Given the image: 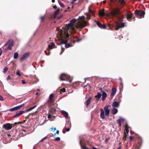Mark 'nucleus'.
Masks as SVG:
<instances>
[{"label":"nucleus","mask_w":149,"mask_h":149,"mask_svg":"<svg viewBox=\"0 0 149 149\" xmlns=\"http://www.w3.org/2000/svg\"><path fill=\"white\" fill-rule=\"evenodd\" d=\"M76 22L75 19H73L70 20V22L68 24L66 25L65 26V29L66 30L64 31V34L66 38H68L70 36L68 32L70 33L74 32L75 31V28L74 27V24Z\"/></svg>","instance_id":"obj_1"},{"label":"nucleus","mask_w":149,"mask_h":149,"mask_svg":"<svg viewBox=\"0 0 149 149\" xmlns=\"http://www.w3.org/2000/svg\"><path fill=\"white\" fill-rule=\"evenodd\" d=\"M120 13L121 12L118 8H112L110 12V14L111 16L116 17L118 16Z\"/></svg>","instance_id":"obj_2"},{"label":"nucleus","mask_w":149,"mask_h":149,"mask_svg":"<svg viewBox=\"0 0 149 149\" xmlns=\"http://www.w3.org/2000/svg\"><path fill=\"white\" fill-rule=\"evenodd\" d=\"M59 79L61 81H66L71 83L72 81L70 79V77L69 76L67 75L65 73H62L59 77Z\"/></svg>","instance_id":"obj_3"},{"label":"nucleus","mask_w":149,"mask_h":149,"mask_svg":"<svg viewBox=\"0 0 149 149\" xmlns=\"http://www.w3.org/2000/svg\"><path fill=\"white\" fill-rule=\"evenodd\" d=\"M135 15L138 18H140L141 17H143L145 14V12L142 10H136L135 11Z\"/></svg>","instance_id":"obj_4"},{"label":"nucleus","mask_w":149,"mask_h":149,"mask_svg":"<svg viewBox=\"0 0 149 149\" xmlns=\"http://www.w3.org/2000/svg\"><path fill=\"white\" fill-rule=\"evenodd\" d=\"M86 24V22L85 21L78 22L76 24V26L77 29H81L85 27Z\"/></svg>","instance_id":"obj_5"},{"label":"nucleus","mask_w":149,"mask_h":149,"mask_svg":"<svg viewBox=\"0 0 149 149\" xmlns=\"http://www.w3.org/2000/svg\"><path fill=\"white\" fill-rule=\"evenodd\" d=\"M68 42V40L67 39L64 40L62 39V41L59 43H57L58 45H60L62 44H65V48H67L71 46L70 45L69 43H66Z\"/></svg>","instance_id":"obj_6"},{"label":"nucleus","mask_w":149,"mask_h":149,"mask_svg":"<svg viewBox=\"0 0 149 149\" xmlns=\"http://www.w3.org/2000/svg\"><path fill=\"white\" fill-rule=\"evenodd\" d=\"M3 127L7 130H9L11 129L14 126L13 124H10L9 123H7L4 124L3 125Z\"/></svg>","instance_id":"obj_7"},{"label":"nucleus","mask_w":149,"mask_h":149,"mask_svg":"<svg viewBox=\"0 0 149 149\" xmlns=\"http://www.w3.org/2000/svg\"><path fill=\"white\" fill-rule=\"evenodd\" d=\"M24 105V104H22L20 105L15 107L11 109H8L7 111H14L19 110L20 109L21 107H22Z\"/></svg>","instance_id":"obj_8"},{"label":"nucleus","mask_w":149,"mask_h":149,"mask_svg":"<svg viewBox=\"0 0 149 149\" xmlns=\"http://www.w3.org/2000/svg\"><path fill=\"white\" fill-rule=\"evenodd\" d=\"M133 16L134 14L130 12H129L128 13H127L126 14L127 20L129 21H131Z\"/></svg>","instance_id":"obj_9"},{"label":"nucleus","mask_w":149,"mask_h":149,"mask_svg":"<svg viewBox=\"0 0 149 149\" xmlns=\"http://www.w3.org/2000/svg\"><path fill=\"white\" fill-rule=\"evenodd\" d=\"M29 56V54L28 53H26L24 54L20 58V61H21L26 59Z\"/></svg>","instance_id":"obj_10"},{"label":"nucleus","mask_w":149,"mask_h":149,"mask_svg":"<svg viewBox=\"0 0 149 149\" xmlns=\"http://www.w3.org/2000/svg\"><path fill=\"white\" fill-rule=\"evenodd\" d=\"M120 23H122L123 21L124 15L121 14V13L118 16L116 17Z\"/></svg>","instance_id":"obj_11"},{"label":"nucleus","mask_w":149,"mask_h":149,"mask_svg":"<svg viewBox=\"0 0 149 149\" xmlns=\"http://www.w3.org/2000/svg\"><path fill=\"white\" fill-rule=\"evenodd\" d=\"M54 96V94L53 93L49 95V99L48 101L51 104H52L54 102V100L53 99Z\"/></svg>","instance_id":"obj_12"},{"label":"nucleus","mask_w":149,"mask_h":149,"mask_svg":"<svg viewBox=\"0 0 149 149\" xmlns=\"http://www.w3.org/2000/svg\"><path fill=\"white\" fill-rule=\"evenodd\" d=\"M95 22H96L97 25L101 29H105L107 27L106 25L105 24L102 25L100 22H97L96 21H95Z\"/></svg>","instance_id":"obj_13"},{"label":"nucleus","mask_w":149,"mask_h":149,"mask_svg":"<svg viewBox=\"0 0 149 149\" xmlns=\"http://www.w3.org/2000/svg\"><path fill=\"white\" fill-rule=\"evenodd\" d=\"M108 106H106L104 107V109L105 112V114L106 116H109L110 113V109H108Z\"/></svg>","instance_id":"obj_14"},{"label":"nucleus","mask_w":149,"mask_h":149,"mask_svg":"<svg viewBox=\"0 0 149 149\" xmlns=\"http://www.w3.org/2000/svg\"><path fill=\"white\" fill-rule=\"evenodd\" d=\"M25 111H20L18 113H17L13 116V118L16 117H18L20 116L22 114L24 113Z\"/></svg>","instance_id":"obj_15"},{"label":"nucleus","mask_w":149,"mask_h":149,"mask_svg":"<svg viewBox=\"0 0 149 149\" xmlns=\"http://www.w3.org/2000/svg\"><path fill=\"white\" fill-rule=\"evenodd\" d=\"M100 110L101 111L100 114V117L102 119H103L105 118L104 112L103 109H100Z\"/></svg>","instance_id":"obj_16"},{"label":"nucleus","mask_w":149,"mask_h":149,"mask_svg":"<svg viewBox=\"0 0 149 149\" xmlns=\"http://www.w3.org/2000/svg\"><path fill=\"white\" fill-rule=\"evenodd\" d=\"M91 99L92 98L91 97H89L85 102V103L86 104V106L87 107H88V106L91 102Z\"/></svg>","instance_id":"obj_17"},{"label":"nucleus","mask_w":149,"mask_h":149,"mask_svg":"<svg viewBox=\"0 0 149 149\" xmlns=\"http://www.w3.org/2000/svg\"><path fill=\"white\" fill-rule=\"evenodd\" d=\"M116 92V88H114L112 89L111 93V96L113 97L115 95Z\"/></svg>","instance_id":"obj_18"},{"label":"nucleus","mask_w":149,"mask_h":149,"mask_svg":"<svg viewBox=\"0 0 149 149\" xmlns=\"http://www.w3.org/2000/svg\"><path fill=\"white\" fill-rule=\"evenodd\" d=\"M102 93V101H103L105 100V98L107 97V95L106 93L104 91Z\"/></svg>","instance_id":"obj_19"},{"label":"nucleus","mask_w":149,"mask_h":149,"mask_svg":"<svg viewBox=\"0 0 149 149\" xmlns=\"http://www.w3.org/2000/svg\"><path fill=\"white\" fill-rule=\"evenodd\" d=\"M124 120V119L122 118H120L119 119L117 120V121L119 124V127H120L121 126V123L123 122Z\"/></svg>","instance_id":"obj_20"},{"label":"nucleus","mask_w":149,"mask_h":149,"mask_svg":"<svg viewBox=\"0 0 149 149\" xmlns=\"http://www.w3.org/2000/svg\"><path fill=\"white\" fill-rule=\"evenodd\" d=\"M70 39L72 42L74 43H75V42H78L80 40H77V38H74L72 36L70 37Z\"/></svg>","instance_id":"obj_21"},{"label":"nucleus","mask_w":149,"mask_h":149,"mask_svg":"<svg viewBox=\"0 0 149 149\" xmlns=\"http://www.w3.org/2000/svg\"><path fill=\"white\" fill-rule=\"evenodd\" d=\"M112 106L114 107H117L119 106V104L118 102L114 101L113 103Z\"/></svg>","instance_id":"obj_22"},{"label":"nucleus","mask_w":149,"mask_h":149,"mask_svg":"<svg viewBox=\"0 0 149 149\" xmlns=\"http://www.w3.org/2000/svg\"><path fill=\"white\" fill-rule=\"evenodd\" d=\"M61 112L62 113L64 116L66 118L68 117V113L67 112L64 110L62 111Z\"/></svg>","instance_id":"obj_23"},{"label":"nucleus","mask_w":149,"mask_h":149,"mask_svg":"<svg viewBox=\"0 0 149 149\" xmlns=\"http://www.w3.org/2000/svg\"><path fill=\"white\" fill-rule=\"evenodd\" d=\"M101 96L102 95L99 92H98L97 95L95 96V97L99 99L101 98Z\"/></svg>","instance_id":"obj_24"},{"label":"nucleus","mask_w":149,"mask_h":149,"mask_svg":"<svg viewBox=\"0 0 149 149\" xmlns=\"http://www.w3.org/2000/svg\"><path fill=\"white\" fill-rule=\"evenodd\" d=\"M112 114H113V115H115L118 112V110L114 108L112 109Z\"/></svg>","instance_id":"obj_25"},{"label":"nucleus","mask_w":149,"mask_h":149,"mask_svg":"<svg viewBox=\"0 0 149 149\" xmlns=\"http://www.w3.org/2000/svg\"><path fill=\"white\" fill-rule=\"evenodd\" d=\"M60 12V9L59 8H58L57 10L56 11L54 12V16L56 17L58 14H59Z\"/></svg>","instance_id":"obj_26"},{"label":"nucleus","mask_w":149,"mask_h":149,"mask_svg":"<svg viewBox=\"0 0 149 149\" xmlns=\"http://www.w3.org/2000/svg\"><path fill=\"white\" fill-rule=\"evenodd\" d=\"M99 15L101 16H104L106 15V14L104 11L102 10L99 12Z\"/></svg>","instance_id":"obj_27"},{"label":"nucleus","mask_w":149,"mask_h":149,"mask_svg":"<svg viewBox=\"0 0 149 149\" xmlns=\"http://www.w3.org/2000/svg\"><path fill=\"white\" fill-rule=\"evenodd\" d=\"M70 128L68 127V128H66L65 129H64L63 131V133L65 134L66 133V132H68L70 130Z\"/></svg>","instance_id":"obj_28"},{"label":"nucleus","mask_w":149,"mask_h":149,"mask_svg":"<svg viewBox=\"0 0 149 149\" xmlns=\"http://www.w3.org/2000/svg\"><path fill=\"white\" fill-rule=\"evenodd\" d=\"M80 144L81 145V148L83 149H88V148L86 146H84L81 143V141H80Z\"/></svg>","instance_id":"obj_29"},{"label":"nucleus","mask_w":149,"mask_h":149,"mask_svg":"<svg viewBox=\"0 0 149 149\" xmlns=\"http://www.w3.org/2000/svg\"><path fill=\"white\" fill-rule=\"evenodd\" d=\"M125 133L126 132L128 134L129 132V129L128 128V125H126L125 126Z\"/></svg>","instance_id":"obj_30"},{"label":"nucleus","mask_w":149,"mask_h":149,"mask_svg":"<svg viewBox=\"0 0 149 149\" xmlns=\"http://www.w3.org/2000/svg\"><path fill=\"white\" fill-rule=\"evenodd\" d=\"M36 107V105L34 107H31V108L26 110V112H27L30 111L31 110H32L33 109H34V108H35Z\"/></svg>","instance_id":"obj_31"},{"label":"nucleus","mask_w":149,"mask_h":149,"mask_svg":"<svg viewBox=\"0 0 149 149\" xmlns=\"http://www.w3.org/2000/svg\"><path fill=\"white\" fill-rule=\"evenodd\" d=\"M58 2L61 6L62 8L65 7V5L63 3L60 1H58Z\"/></svg>","instance_id":"obj_32"},{"label":"nucleus","mask_w":149,"mask_h":149,"mask_svg":"<svg viewBox=\"0 0 149 149\" xmlns=\"http://www.w3.org/2000/svg\"><path fill=\"white\" fill-rule=\"evenodd\" d=\"M18 56V54L17 52H15L14 53V58L15 59H17V58Z\"/></svg>","instance_id":"obj_33"},{"label":"nucleus","mask_w":149,"mask_h":149,"mask_svg":"<svg viewBox=\"0 0 149 149\" xmlns=\"http://www.w3.org/2000/svg\"><path fill=\"white\" fill-rule=\"evenodd\" d=\"M14 41L13 40H11L10 42L9 43V45L12 47L13 45Z\"/></svg>","instance_id":"obj_34"},{"label":"nucleus","mask_w":149,"mask_h":149,"mask_svg":"<svg viewBox=\"0 0 149 149\" xmlns=\"http://www.w3.org/2000/svg\"><path fill=\"white\" fill-rule=\"evenodd\" d=\"M127 135L126 134L125 132H124V135H123V140L124 141H125L126 139V137H127Z\"/></svg>","instance_id":"obj_35"},{"label":"nucleus","mask_w":149,"mask_h":149,"mask_svg":"<svg viewBox=\"0 0 149 149\" xmlns=\"http://www.w3.org/2000/svg\"><path fill=\"white\" fill-rule=\"evenodd\" d=\"M63 31H60L59 32V34L60 35V37L62 38L63 36Z\"/></svg>","instance_id":"obj_36"},{"label":"nucleus","mask_w":149,"mask_h":149,"mask_svg":"<svg viewBox=\"0 0 149 149\" xmlns=\"http://www.w3.org/2000/svg\"><path fill=\"white\" fill-rule=\"evenodd\" d=\"M125 23H120V24H119L118 25H119V26L120 27V28H122L123 27H124L125 26V25H124V24H125Z\"/></svg>","instance_id":"obj_37"},{"label":"nucleus","mask_w":149,"mask_h":149,"mask_svg":"<svg viewBox=\"0 0 149 149\" xmlns=\"http://www.w3.org/2000/svg\"><path fill=\"white\" fill-rule=\"evenodd\" d=\"M88 12L89 13L92 14L93 15H94V14H93L94 12L92 10H91L90 9V7H89V8H88Z\"/></svg>","instance_id":"obj_38"},{"label":"nucleus","mask_w":149,"mask_h":149,"mask_svg":"<svg viewBox=\"0 0 149 149\" xmlns=\"http://www.w3.org/2000/svg\"><path fill=\"white\" fill-rule=\"evenodd\" d=\"M65 91V88H62L60 91V93H62L64 92Z\"/></svg>","instance_id":"obj_39"},{"label":"nucleus","mask_w":149,"mask_h":149,"mask_svg":"<svg viewBox=\"0 0 149 149\" xmlns=\"http://www.w3.org/2000/svg\"><path fill=\"white\" fill-rule=\"evenodd\" d=\"M8 68H6V67H5V68L4 69H3V72L5 73H6V72H7V71L8 70Z\"/></svg>","instance_id":"obj_40"},{"label":"nucleus","mask_w":149,"mask_h":149,"mask_svg":"<svg viewBox=\"0 0 149 149\" xmlns=\"http://www.w3.org/2000/svg\"><path fill=\"white\" fill-rule=\"evenodd\" d=\"M51 46L52 47H53L54 48H56L57 47L55 46V45L54 43L53 42H52L51 43Z\"/></svg>","instance_id":"obj_41"},{"label":"nucleus","mask_w":149,"mask_h":149,"mask_svg":"<svg viewBox=\"0 0 149 149\" xmlns=\"http://www.w3.org/2000/svg\"><path fill=\"white\" fill-rule=\"evenodd\" d=\"M48 49H47L48 51H49V49H52L54 47L51 46L50 45H49L48 46Z\"/></svg>","instance_id":"obj_42"},{"label":"nucleus","mask_w":149,"mask_h":149,"mask_svg":"<svg viewBox=\"0 0 149 149\" xmlns=\"http://www.w3.org/2000/svg\"><path fill=\"white\" fill-rule=\"evenodd\" d=\"M120 28V27L119 26V25H116L115 27V30H118Z\"/></svg>","instance_id":"obj_43"},{"label":"nucleus","mask_w":149,"mask_h":149,"mask_svg":"<svg viewBox=\"0 0 149 149\" xmlns=\"http://www.w3.org/2000/svg\"><path fill=\"white\" fill-rule=\"evenodd\" d=\"M119 2H120L122 4H123L125 3V1L124 0H120L119 1Z\"/></svg>","instance_id":"obj_44"},{"label":"nucleus","mask_w":149,"mask_h":149,"mask_svg":"<svg viewBox=\"0 0 149 149\" xmlns=\"http://www.w3.org/2000/svg\"><path fill=\"white\" fill-rule=\"evenodd\" d=\"M54 140L56 141H59L60 140V138L59 137H56L54 139Z\"/></svg>","instance_id":"obj_45"},{"label":"nucleus","mask_w":149,"mask_h":149,"mask_svg":"<svg viewBox=\"0 0 149 149\" xmlns=\"http://www.w3.org/2000/svg\"><path fill=\"white\" fill-rule=\"evenodd\" d=\"M11 41V40H8V42H6V44H5L4 46H7L8 45L9 43V42H10Z\"/></svg>","instance_id":"obj_46"},{"label":"nucleus","mask_w":149,"mask_h":149,"mask_svg":"<svg viewBox=\"0 0 149 149\" xmlns=\"http://www.w3.org/2000/svg\"><path fill=\"white\" fill-rule=\"evenodd\" d=\"M36 113H37V111H36L35 112L31 113H29V115L30 116V115H31L32 116H33L34 114H35Z\"/></svg>","instance_id":"obj_47"},{"label":"nucleus","mask_w":149,"mask_h":149,"mask_svg":"<svg viewBox=\"0 0 149 149\" xmlns=\"http://www.w3.org/2000/svg\"><path fill=\"white\" fill-rule=\"evenodd\" d=\"M12 47L8 45V46L7 47V49L8 50H11L12 49Z\"/></svg>","instance_id":"obj_48"},{"label":"nucleus","mask_w":149,"mask_h":149,"mask_svg":"<svg viewBox=\"0 0 149 149\" xmlns=\"http://www.w3.org/2000/svg\"><path fill=\"white\" fill-rule=\"evenodd\" d=\"M45 18V16H41L40 17V19H41V22L42 21L44 20V19Z\"/></svg>","instance_id":"obj_49"},{"label":"nucleus","mask_w":149,"mask_h":149,"mask_svg":"<svg viewBox=\"0 0 149 149\" xmlns=\"http://www.w3.org/2000/svg\"><path fill=\"white\" fill-rule=\"evenodd\" d=\"M16 74L18 75L19 76H21V74L19 71H17L16 73Z\"/></svg>","instance_id":"obj_50"},{"label":"nucleus","mask_w":149,"mask_h":149,"mask_svg":"<svg viewBox=\"0 0 149 149\" xmlns=\"http://www.w3.org/2000/svg\"><path fill=\"white\" fill-rule=\"evenodd\" d=\"M47 138V136L45 137L44 138H43L40 141V142H42L43 141L46 139Z\"/></svg>","instance_id":"obj_51"},{"label":"nucleus","mask_w":149,"mask_h":149,"mask_svg":"<svg viewBox=\"0 0 149 149\" xmlns=\"http://www.w3.org/2000/svg\"><path fill=\"white\" fill-rule=\"evenodd\" d=\"M63 17V15H61L59 17H57V19H61V18L62 17Z\"/></svg>","instance_id":"obj_52"},{"label":"nucleus","mask_w":149,"mask_h":149,"mask_svg":"<svg viewBox=\"0 0 149 149\" xmlns=\"http://www.w3.org/2000/svg\"><path fill=\"white\" fill-rule=\"evenodd\" d=\"M0 100L1 101H3V97L0 95Z\"/></svg>","instance_id":"obj_53"},{"label":"nucleus","mask_w":149,"mask_h":149,"mask_svg":"<svg viewBox=\"0 0 149 149\" xmlns=\"http://www.w3.org/2000/svg\"><path fill=\"white\" fill-rule=\"evenodd\" d=\"M130 141H132V140L133 139V137L132 136H130Z\"/></svg>","instance_id":"obj_54"},{"label":"nucleus","mask_w":149,"mask_h":149,"mask_svg":"<svg viewBox=\"0 0 149 149\" xmlns=\"http://www.w3.org/2000/svg\"><path fill=\"white\" fill-rule=\"evenodd\" d=\"M22 83L23 84H26V82L25 81L23 80H22Z\"/></svg>","instance_id":"obj_55"},{"label":"nucleus","mask_w":149,"mask_h":149,"mask_svg":"<svg viewBox=\"0 0 149 149\" xmlns=\"http://www.w3.org/2000/svg\"><path fill=\"white\" fill-rule=\"evenodd\" d=\"M52 117V115L49 114L48 116V118H49V119H50Z\"/></svg>","instance_id":"obj_56"},{"label":"nucleus","mask_w":149,"mask_h":149,"mask_svg":"<svg viewBox=\"0 0 149 149\" xmlns=\"http://www.w3.org/2000/svg\"><path fill=\"white\" fill-rule=\"evenodd\" d=\"M10 79V76L8 75V76L7 77V79L8 80H9Z\"/></svg>","instance_id":"obj_57"},{"label":"nucleus","mask_w":149,"mask_h":149,"mask_svg":"<svg viewBox=\"0 0 149 149\" xmlns=\"http://www.w3.org/2000/svg\"><path fill=\"white\" fill-rule=\"evenodd\" d=\"M55 109L54 108H51V110H50L51 111H55Z\"/></svg>","instance_id":"obj_58"},{"label":"nucleus","mask_w":149,"mask_h":149,"mask_svg":"<svg viewBox=\"0 0 149 149\" xmlns=\"http://www.w3.org/2000/svg\"><path fill=\"white\" fill-rule=\"evenodd\" d=\"M29 114L27 116H26L25 117V120H26L29 118Z\"/></svg>","instance_id":"obj_59"},{"label":"nucleus","mask_w":149,"mask_h":149,"mask_svg":"<svg viewBox=\"0 0 149 149\" xmlns=\"http://www.w3.org/2000/svg\"><path fill=\"white\" fill-rule=\"evenodd\" d=\"M45 54H46V55H49V54H50V53H49V54L47 53V51L46 50L45 51Z\"/></svg>","instance_id":"obj_60"},{"label":"nucleus","mask_w":149,"mask_h":149,"mask_svg":"<svg viewBox=\"0 0 149 149\" xmlns=\"http://www.w3.org/2000/svg\"><path fill=\"white\" fill-rule=\"evenodd\" d=\"M120 84L121 86L123 87V84L122 81L121 82Z\"/></svg>","instance_id":"obj_61"},{"label":"nucleus","mask_w":149,"mask_h":149,"mask_svg":"<svg viewBox=\"0 0 149 149\" xmlns=\"http://www.w3.org/2000/svg\"><path fill=\"white\" fill-rule=\"evenodd\" d=\"M2 52V51L1 50V48H0V56Z\"/></svg>","instance_id":"obj_62"},{"label":"nucleus","mask_w":149,"mask_h":149,"mask_svg":"<svg viewBox=\"0 0 149 149\" xmlns=\"http://www.w3.org/2000/svg\"><path fill=\"white\" fill-rule=\"evenodd\" d=\"M65 50V49L61 47V52H63Z\"/></svg>","instance_id":"obj_63"},{"label":"nucleus","mask_w":149,"mask_h":149,"mask_svg":"<svg viewBox=\"0 0 149 149\" xmlns=\"http://www.w3.org/2000/svg\"><path fill=\"white\" fill-rule=\"evenodd\" d=\"M53 8L54 9H56L57 8V7L56 5L54 6H53Z\"/></svg>","instance_id":"obj_64"}]
</instances>
